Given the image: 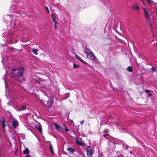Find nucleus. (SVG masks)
Masks as SVG:
<instances>
[{
	"mask_svg": "<svg viewBox=\"0 0 157 157\" xmlns=\"http://www.w3.org/2000/svg\"><path fill=\"white\" fill-rule=\"evenodd\" d=\"M107 136V135H106V134H104L103 135V136L105 138H106V136Z\"/></svg>",
	"mask_w": 157,
	"mask_h": 157,
	"instance_id": "nucleus-29",
	"label": "nucleus"
},
{
	"mask_svg": "<svg viewBox=\"0 0 157 157\" xmlns=\"http://www.w3.org/2000/svg\"><path fill=\"white\" fill-rule=\"evenodd\" d=\"M46 10L47 11V12L48 13H49V11L48 10V8L47 6H45V7Z\"/></svg>",
	"mask_w": 157,
	"mask_h": 157,
	"instance_id": "nucleus-22",
	"label": "nucleus"
},
{
	"mask_svg": "<svg viewBox=\"0 0 157 157\" xmlns=\"http://www.w3.org/2000/svg\"><path fill=\"white\" fill-rule=\"evenodd\" d=\"M151 71H155V68L154 67H152L151 68Z\"/></svg>",
	"mask_w": 157,
	"mask_h": 157,
	"instance_id": "nucleus-25",
	"label": "nucleus"
},
{
	"mask_svg": "<svg viewBox=\"0 0 157 157\" xmlns=\"http://www.w3.org/2000/svg\"><path fill=\"white\" fill-rule=\"evenodd\" d=\"M17 151V150L15 151V153H16Z\"/></svg>",
	"mask_w": 157,
	"mask_h": 157,
	"instance_id": "nucleus-32",
	"label": "nucleus"
},
{
	"mask_svg": "<svg viewBox=\"0 0 157 157\" xmlns=\"http://www.w3.org/2000/svg\"><path fill=\"white\" fill-rule=\"evenodd\" d=\"M49 150L51 153L52 154L54 155V153L53 151V147L52 145L51 144H50L49 145Z\"/></svg>",
	"mask_w": 157,
	"mask_h": 157,
	"instance_id": "nucleus-12",
	"label": "nucleus"
},
{
	"mask_svg": "<svg viewBox=\"0 0 157 157\" xmlns=\"http://www.w3.org/2000/svg\"><path fill=\"white\" fill-rule=\"evenodd\" d=\"M132 8L134 10H139V7L137 5H134L132 6Z\"/></svg>",
	"mask_w": 157,
	"mask_h": 157,
	"instance_id": "nucleus-14",
	"label": "nucleus"
},
{
	"mask_svg": "<svg viewBox=\"0 0 157 157\" xmlns=\"http://www.w3.org/2000/svg\"><path fill=\"white\" fill-rule=\"evenodd\" d=\"M144 10L145 12V16L147 19V22L150 24V26L151 30L152 29V25L151 22V19L150 18L149 16L147 11L145 9H144Z\"/></svg>",
	"mask_w": 157,
	"mask_h": 157,
	"instance_id": "nucleus-3",
	"label": "nucleus"
},
{
	"mask_svg": "<svg viewBox=\"0 0 157 157\" xmlns=\"http://www.w3.org/2000/svg\"><path fill=\"white\" fill-rule=\"evenodd\" d=\"M12 125L14 128H16L18 126V123L16 120H14L12 122Z\"/></svg>",
	"mask_w": 157,
	"mask_h": 157,
	"instance_id": "nucleus-7",
	"label": "nucleus"
},
{
	"mask_svg": "<svg viewBox=\"0 0 157 157\" xmlns=\"http://www.w3.org/2000/svg\"><path fill=\"white\" fill-rule=\"evenodd\" d=\"M38 50L36 49H33L32 50V52H33L34 54L36 55L38 54Z\"/></svg>",
	"mask_w": 157,
	"mask_h": 157,
	"instance_id": "nucleus-17",
	"label": "nucleus"
},
{
	"mask_svg": "<svg viewBox=\"0 0 157 157\" xmlns=\"http://www.w3.org/2000/svg\"><path fill=\"white\" fill-rule=\"evenodd\" d=\"M69 129H68L66 127H65V131L66 132H69Z\"/></svg>",
	"mask_w": 157,
	"mask_h": 157,
	"instance_id": "nucleus-24",
	"label": "nucleus"
},
{
	"mask_svg": "<svg viewBox=\"0 0 157 157\" xmlns=\"http://www.w3.org/2000/svg\"><path fill=\"white\" fill-rule=\"evenodd\" d=\"M12 71H17L16 73H14L13 72L12 73V76L14 80L17 82H21L19 79L22 78L23 80L25 81V79L23 76V73L25 71V69L23 68L12 69Z\"/></svg>",
	"mask_w": 157,
	"mask_h": 157,
	"instance_id": "nucleus-1",
	"label": "nucleus"
},
{
	"mask_svg": "<svg viewBox=\"0 0 157 157\" xmlns=\"http://www.w3.org/2000/svg\"><path fill=\"white\" fill-rule=\"evenodd\" d=\"M55 23V28H56V24H57V21L56 22H54Z\"/></svg>",
	"mask_w": 157,
	"mask_h": 157,
	"instance_id": "nucleus-27",
	"label": "nucleus"
},
{
	"mask_svg": "<svg viewBox=\"0 0 157 157\" xmlns=\"http://www.w3.org/2000/svg\"><path fill=\"white\" fill-rule=\"evenodd\" d=\"M141 1L142 2V3H143V0H141Z\"/></svg>",
	"mask_w": 157,
	"mask_h": 157,
	"instance_id": "nucleus-31",
	"label": "nucleus"
},
{
	"mask_svg": "<svg viewBox=\"0 0 157 157\" xmlns=\"http://www.w3.org/2000/svg\"><path fill=\"white\" fill-rule=\"evenodd\" d=\"M2 127L3 129V131L5 132V128L6 125L5 124V121L4 118L3 117H2Z\"/></svg>",
	"mask_w": 157,
	"mask_h": 157,
	"instance_id": "nucleus-6",
	"label": "nucleus"
},
{
	"mask_svg": "<svg viewBox=\"0 0 157 157\" xmlns=\"http://www.w3.org/2000/svg\"><path fill=\"white\" fill-rule=\"evenodd\" d=\"M54 124V126L57 129H58L60 128V126H59L57 123H55Z\"/></svg>",
	"mask_w": 157,
	"mask_h": 157,
	"instance_id": "nucleus-18",
	"label": "nucleus"
},
{
	"mask_svg": "<svg viewBox=\"0 0 157 157\" xmlns=\"http://www.w3.org/2000/svg\"><path fill=\"white\" fill-rule=\"evenodd\" d=\"M148 2L149 4H152L153 2V1L151 0H146Z\"/></svg>",
	"mask_w": 157,
	"mask_h": 157,
	"instance_id": "nucleus-21",
	"label": "nucleus"
},
{
	"mask_svg": "<svg viewBox=\"0 0 157 157\" xmlns=\"http://www.w3.org/2000/svg\"><path fill=\"white\" fill-rule=\"evenodd\" d=\"M151 95V94H149V95Z\"/></svg>",
	"mask_w": 157,
	"mask_h": 157,
	"instance_id": "nucleus-34",
	"label": "nucleus"
},
{
	"mask_svg": "<svg viewBox=\"0 0 157 157\" xmlns=\"http://www.w3.org/2000/svg\"><path fill=\"white\" fill-rule=\"evenodd\" d=\"M79 67V66L75 63H74L73 64V68H78Z\"/></svg>",
	"mask_w": 157,
	"mask_h": 157,
	"instance_id": "nucleus-19",
	"label": "nucleus"
},
{
	"mask_svg": "<svg viewBox=\"0 0 157 157\" xmlns=\"http://www.w3.org/2000/svg\"><path fill=\"white\" fill-rule=\"evenodd\" d=\"M36 129L39 131L41 133L42 131V129L41 127L39 126L38 125H36L35 126Z\"/></svg>",
	"mask_w": 157,
	"mask_h": 157,
	"instance_id": "nucleus-10",
	"label": "nucleus"
},
{
	"mask_svg": "<svg viewBox=\"0 0 157 157\" xmlns=\"http://www.w3.org/2000/svg\"><path fill=\"white\" fill-rule=\"evenodd\" d=\"M130 154H132V152H131V151H130Z\"/></svg>",
	"mask_w": 157,
	"mask_h": 157,
	"instance_id": "nucleus-33",
	"label": "nucleus"
},
{
	"mask_svg": "<svg viewBox=\"0 0 157 157\" xmlns=\"http://www.w3.org/2000/svg\"><path fill=\"white\" fill-rule=\"evenodd\" d=\"M145 92L146 93H148L150 92V91L148 89H146L145 90Z\"/></svg>",
	"mask_w": 157,
	"mask_h": 157,
	"instance_id": "nucleus-23",
	"label": "nucleus"
},
{
	"mask_svg": "<svg viewBox=\"0 0 157 157\" xmlns=\"http://www.w3.org/2000/svg\"><path fill=\"white\" fill-rule=\"evenodd\" d=\"M67 150L72 153L74 152L75 151V150L72 147H68L67 148Z\"/></svg>",
	"mask_w": 157,
	"mask_h": 157,
	"instance_id": "nucleus-13",
	"label": "nucleus"
},
{
	"mask_svg": "<svg viewBox=\"0 0 157 157\" xmlns=\"http://www.w3.org/2000/svg\"><path fill=\"white\" fill-rule=\"evenodd\" d=\"M75 143L77 144L82 146H85V144L82 142L79 141L77 138L75 140Z\"/></svg>",
	"mask_w": 157,
	"mask_h": 157,
	"instance_id": "nucleus-8",
	"label": "nucleus"
},
{
	"mask_svg": "<svg viewBox=\"0 0 157 157\" xmlns=\"http://www.w3.org/2000/svg\"><path fill=\"white\" fill-rule=\"evenodd\" d=\"M85 53L86 54L87 56H88L92 59L94 60H96L97 59V58L94 56L93 53L92 52H88L86 51L85 52Z\"/></svg>",
	"mask_w": 157,
	"mask_h": 157,
	"instance_id": "nucleus-4",
	"label": "nucleus"
},
{
	"mask_svg": "<svg viewBox=\"0 0 157 157\" xmlns=\"http://www.w3.org/2000/svg\"><path fill=\"white\" fill-rule=\"evenodd\" d=\"M23 153L24 154H28L29 153V151L27 148H25V150H23Z\"/></svg>",
	"mask_w": 157,
	"mask_h": 157,
	"instance_id": "nucleus-11",
	"label": "nucleus"
},
{
	"mask_svg": "<svg viewBox=\"0 0 157 157\" xmlns=\"http://www.w3.org/2000/svg\"><path fill=\"white\" fill-rule=\"evenodd\" d=\"M35 82H36V83H38V84H40V81H39L38 80H37L36 79H35Z\"/></svg>",
	"mask_w": 157,
	"mask_h": 157,
	"instance_id": "nucleus-26",
	"label": "nucleus"
},
{
	"mask_svg": "<svg viewBox=\"0 0 157 157\" xmlns=\"http://www.w3.org/2000/svg\"><path fill=\"white\" fill-rule=\"evenodd\" d=\"M87 155L88 157H91L93 154L91 148L90 146L87 147L86 149Z\"/></svg>",
	"mask_w": 157,
	"mask_h": 157,
	"instance_id": "nucleus-5",
	"label": "nucleus"
},
{
	"mask_svg": "<svg viewBox=\"0 0 157 157\" xmlns=\"http://www.w3.org/2000/svg\"><path fill=\"white\" fill-rule=\"evenodd\" d=\"M26 107L25 105H23L21 106V110H25L26 109Z\"/></svg>",
	"mask_w": 157,
	"mask_h": 157,
	"instance_id": "nucleus-20",
	"label": "nucleus"
},
{
	"mask_svg": "<svg viewBox=\"0 0 157 157\" xmlns=\"http://www.w3.org/2000/svg\"><path fill=\"white\" fill-rule=\"evenodd\" d=\"M133 68L132 67L130 66L128 67L127 68V70L130 72H132V71Z\"/></svg>",
	"mask_w": 157,
	"mask_h": 157,
	"instance_id": "nucleus-16",
	"label": "nucleus"
},
{
	"mask_svg": "<svg viewBox=\"0 0 157 157\" xmlns=\"http://www.w3.org/2000/svg\"><path fill=\"white\" fill-rule=\"evenodd\" d=\"M51 17L52 19V21L54 22H56V17L55 15L53 14H51Z\"/></svg>",
	"mask_w": 157,
	"mask_h": 157,
	"instance_id": "nucleus-15",
	"label": "nucleus"
},
{
	"mask_svg": "<svg viewBox=\"0 0 157 157\" xmlns=\"http://www.w3.org/2000/svg\"><path fill=\"white\" fill-rule=\"evenodd\" d=\"M25 157H30V155H26V156H25Z\"/></svg>",
	"mask_w": 157,
	"mask_h": 157,
	"instance_id": "nucleus-30",
	"label": "nucleus"
},
{
	"mask_svg": "<svg viewBox=\"0 0 157 157\" xmlns=\"http://www.w3.org/2000/svg\"><path fill=\"white\" fill-rule=\"evenodd\" d=\"M76 55V57L77 59L80 60V61L84 63L85 64H88L85 61L83 60L82 59H81V58L79 56L77 55L76 54H75Z\"/></svg>",
	"mask_w": 157,
	"mask_h": 157,
	"instance_id": "nucleus-9",
	"label": "nucleus"
},
{
	"mask_svg": "<svg viewBox=\"0 0 157 157\" xmlns=\"http://www.w3.org/2000/svg\"><path fill=\"white\" fill-rule=\"evenodd\" d=\"M40 101L48 108H49L53 104V100L51 98H49L45 101L40 100Z\"/></svg>",
	"mask_w": 157,
	"mask_h": 157,
	"instance_id": "nucleus-2",
	"label": "nucleus"
},
{
	"mask_svg": "<svg viewBox=\"0 0 157 157\" xmlns=\"http://www.w3.org/2000/svg\"><path fill=\"white\" fill-rule=\"evenodd\" d=\"M84 121L83 120H82V121L81 122H80V124H82L83 123H84Z\"/></svg>",
	"mask_w": 157,
	"mask_h": 157,
	"instance_id": "nucleus-28",
	"label": "nucleus"
}]
</instances>
